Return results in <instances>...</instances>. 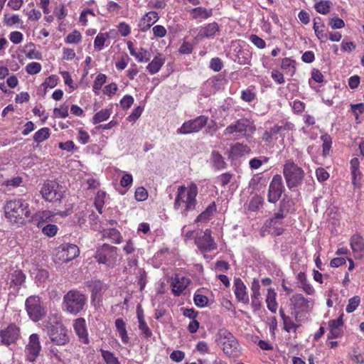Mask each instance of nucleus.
<instances>
[{"label":"nucleus","mask_w":364,"mask_h":364,"mask_svg":"<svg viewBox=\"0 0 364 364\" xmlns=\"http://www.w3.org/2000/svg\"><path fill=\"white\" fill-rule=\"evenodd\" d=\"M4 210L7 220L18 227L25 225L31 216L30 205L23 198H14L6 201Z\"/></svg>","instance_id":"1"},{"label":"nucleus","mask_w":364,"mask_h":364,"mask_svg":"<svg viewBox=\"0 0 364 364\" xmlns=\"http://www.w3.org/2000/svg\"><path fill=\"white\" fill-rule=\"evenodd\" d=\"M198 193V186L193 182L189 183L187 186H178L173 203L174 209L181 210V214L186 216L189 212L196 209Z\"/></svg>","instance_id":"2"},{"label":"nucleus","mask_w":364,"mask_h":364,"mask_svg":"<svg viewBox=\"0 0 364 364\" xmlns=\"http://www.w3.org/2000/svg\"><path fill=\"white\" fill-rule=\"evenodd\" d=\"M47 334L52 343L57 346H65L70 341L68 330L62 322L61 316L51 314L45 323Z\"/></svg>","instance_id":"3"},{"label":"nucleus","mask_w":364,"mask_h":364,"mask_svg":"<svg viewBox=\"0 0 364 364\" xmlns=\"http://www.w3.org/2000/svg\"><path fill=\"white\" fill-rule=\"evenodd\" d=\"M314 305V299L306 298L302 294H294L289 298V309L296 322H305Z\"/></svg>","instance_id":"4"},{"label":"nucleus","mask_w":364,"mask_h":364,"mask_svg":"<svg viewBox=\"0 0 364 364\" xmlns=\"http://www.w3.org/2000/svg\"><path fill=\"white\" fill-rule=\"evenodd\" d=\"M215 342L230 358H238L241 355V348L237 340L230 331L225 328L218 331Z\"/></svg>","instance_id":"5"},{"label":"nucleus","mask_w":364,"mask_h":364,"mask_svg":"<svg viewBox=\"0 0 364 364\" xmlns=\"http://www.w3.org/2000/svg\"><path fill=\"white\" fill-rule=\"evenodd\" d=\"M87 298L85 294L77 289L68 291L63 298L64 310L73 315H77L85 309Z\"/></svg>","instance_id":"6"},{"label":"nucleus","mask_w":364,"mask_h":364,"mask_svg":"<svg viewBox=\"0 0 364 364\" xmlns=\"http://www.w3.org/2000/svg\"><path fill=\"white\" fill-rule=\"evenodd\" d=\"M283 175L287 187L291 189L302 183L305 173L293 160L289 159L283 166Z\"/></svg>","instance_id":"7"},{"label":"nucleus","mask_w":364,"mask_h":364,"mask_svg":"<svg viewBox=\"0 0 364 364\" xmlns=\"http://www.w3.org/2000/svg\"><path fill=\"white\" fill-rule=\"evenodd\" d=\"M94 258L100 264H105L112 269L117 265L118 248L115 246L105 243L97 248Z\"/></svg>","instance_id":"8"},{"label":"nucleus","mask_w":364,"mask_h":364,"mask_svg":"<svg viewBox=\"0 0 364 364\" xmlns=\"http://www.w3.org/2000/svg\"><path fill=\"white\" fill-rule=\"evenodd\" d=\"M26 310L29 318L34 322L41 321L46 315V310L38 296H30L26 300Z\"/></svg>","instance_id":"9"},{"label":"nucleus","mask_w":364,"mask_h":364,"mask_svg":"<svg viewBox=\"0 0 364 364\" xmlns=\"http://www.w3.org/2000/svg\"><path fill=\"white\" fill-rule=\"evenodd\" d=\"M60 187V185L55 181H46L40 191L42 198L48 202L60 200L63 197V193L59 190Z\"/></svg>","instance_id":"10"},{"label":"nucleus","mask_w":364,"mask_h":364,"mask_svg":"<svg viewBox=\"0 0 364 364\" xmlns=\"http://www.w3.org/2000/svg\"><path fill=\"white\" fill-rule=\"evenodd\" d=\"M195 245L201 253H207L217 250L218 245L212 237V230L206 229L200 234L197 233L195 238Z\"/></svg>","instance_id":"11"},{"label":"nucleus","mask_w":364,"mask_h":364,"mask_svg":"<svg viewBox=\"0 0 364 364\" xmlns=\"http://www.w3.org/2000/svg\"><path fill=\"white\" fill-rule=\"evenodd\" d=\"M208 117L200 115L194 119H189L183 123L176 131L178 134H189L199 132L207 124Z\"/></svg>","instance_id":"12"},{"label":"nucleus","mask_w":364,"mask_h":364,"mask_svg":"<svg viewBox=\"0 0 364 364\" xmlns=\"http://www.w3.org/2000/svg\"><path fill=\"white\" fill-rule=\"evenodd\" d=\"M20 337L21 328L15 323H11L6 327L0 330V343L1 345L9 346L16 344Z\"/></svg>","instance_id":"13"},{"label":"nucleus","mask_w":364,"mask_h":364,"mask_svg":"<svg viewBox=\"0 0 364 364\" xmlns=\"http://www.w3.org/2000/svg\"><path fill=\"white\" fill-rule=\"evenodd\" d=\"M282 176L276 174L273 176L268 189L267 200L271 203H276L284 191Z\"/></svg>","instance_id":"14"},{"label":"nucleus","mask_w":364,"mask_h":364,"mask_svg":"<svg viewBox=\"0 0 364 364\" xmlns=\"http://www.w3.org/2000/svg\"><path fill=\"white\" fill-rule=\"evenodd\" d=\"M41 351L40 337L37 333H32L28 338V344L25 347L26 359L29 362H35Z\"/></svg>","instance_id":"15"},{"label":"nucleus","mask_w":364,"mask_h":364,"mask_svg":"<svg viewBox=\"0 0 364 364\" xmlns=\"http://www.w3.org/2000/svg\"><path fill=\"white\" fill-rule=\"evenodd\" d=\"M191 282V281L188 277L181 274H175L171 277V287L172 293L174 296H179L184 292Z\"/></svg>","instance_id":"16"},{"label":"nucleus","mask_w":364,"mask_h":364,"mask_svg":"<svg viewBox=\"0 0 364 364\" xmlns=\"http://www.w3.org/2000/svg\"><path fill=\"white\" fill-rule=\"evenodd\" d=\"M249 121L247 119H240L236 120L233 124L228 126L224 132V135L234 134L237 136H245L247 134Z\"/></svg>","instance_id":"17"},{"label":"nucleus","mask_w":364,"mask_h":364,"mask_svg":"<svg viewBox=\"0 0 364 364\" xmlns=\"http://www.w3.org/2000/svg\"><path fill=\"white\" fill-rule=\"evenodd\" d=\"M234 294L237 300L245 305L250 303V298L247 291V287L240 278L234 279Z\"/></svg>","instance_id":"18"},{"label":"nucleus","mask_w":364,"mask_h":364,"mask_svg":"<svg viewBox=\"0 0 364 364\" xmlns=\"http://www.w3.org/2000/svg\"><path fill=\"white\" fill-rule=\"evenodd\" d=\"M350 246L355 259L364 257V238L360 234H354L350 238Z\"/></svg>","instance_id":"19"},{"label":"nucleus","mask_w":364,"mask_h":364,"mask_svg":"<svg viewBox=\"0 0 364 364\" xmlns=\"http://www.w3.org/2000/svg\"><path fill=\"white\" fill-rule=\"evenodd\" d=\"M159 19L157 12L150 11L146 12L139 21V28L141 32H146Z\"/></svg>","instance_id":"20"},{"label":"nucleus","mask_w":364,"mask_h":364,"mask_svg":"<svg viewBox=\"0 0 364 364\" xmlns=\"http://www.w3.org/2000/svg\"><path fill=\"white\" fill-rule=\"evenodd\" d=\"M73 328L80 341L85 344H88V332L85 319L84 318L75 319L73 321Z\"/></svg>","instance_id":"21"},{"label":"nucleus","mask_w":364,"mask_h":364,"mask_svg":"<svg viewBox=\"0 0 364 364\" xmlns=\"http://www.w3.org/2000/svg\"><path fill=\"white\" fill-rule=\"evenodd\" d=\"M136 317L141 336L146 339H149L153 336V333L145 321L144 310L141 305H138L136 307Z\"/></svg>","instance_id":"22"},{"label":"nucleus","mask_w":364,"mask_h":364,"mask_svg":"<svg viewBox=\"0 0 364 364\" xmlns=\"http://www.w3.org/2000/svg\"><path fill=\"white\" fill-rule=\"evenodd\" d=\"M127 48L131 55L134 56L139 63H147L151 58L150 53L143 48H140L138 51L134 47V43L131 41L127 42Z\"/></svg>","instance_id":"23"},{"label":"nucleus","mask_w":364,"mask_h":364,"mask_svg":"<svg viewBox=\"0 0 364 364\" xmlns=\"http://www.w3.org/2000/svg\"><path fill=\"white\" fill-rule=\"evenodd\" d=\"M313 23V29L317 38L321 43L326 42L328 41V33L322 18L321 17H316L314 18Z\"/></svg>","instance_id":"24"},{"label":"nucleus","mask_w":364,"mask_h":364,"mask_svg":"<svg viewBox=\"0 0 364 364\" xmlns=\"http://www.w3.org/2000/svg\"><path fill=\"white\" fill-rule=\"evenodd\" d=\"M235 55L234 61L240 65H250L252 53L249 48L238 47L235 49Z\"/></svg>","instance_id":"25"},{"label":"nucleus","mask_w":364,"mask_h":364,"mask_svg":"<svg viewBox=\"0 0 364 364\" xmlns=\"http://www.w3.org/2000/svg\"><path fill=\"white\" fill-rule=\"evenodd\" d=\"M54 213L48 210H39L33 215L31 216V221L38 228L41 227L43 223L53 221Z\"/></svg>","instance_id":"26"},{"label":"nucleus","mask_w":364,"mask_h":364,"mask_svg":"<svg viewBox=\"0 0 364 364\" xmlns=\"http://www.w3.org/2000/svg\"><path fill=\"white\" fill-rule=\"evenodd\" d=\"M80 255L79 247L74 244H65L62 247V257L65 262L71 261Z\"/></svg>","instance_id":"27"},{"label":"nucleus","mask_w":364,"mask_h":364,"mask_svg":"<svg viewBox=\"0 0 364 364\" xmlns=\"http://www.w3.org/2000/svg\"><path fill=\"white\" fill-rule=\"evenodd\" d=\"M297 63L291 58H284L280 61V68L287 75L292 77L296 71Z\"/></svg>","instance_id":"28"},{"label":"nucleus","mask_w":364,"mask_h":364,"mask_svg":"<svg viewBox=\"0 0 364 364\" xmlns=\"http://www.w3.org/2000/svg\"><path fill=\"white\" fill-rule=\"evenodd\" d=\"M277 294L273 288L267 289L265 302L267 308L272 314H276L277 311L279 304L277 301Z\"/></svg>","instance_id":"29"},{"label":"nucleus","mask_w":364,"mask_h":364,"mask_svg":"<svg viewBox=\"0 0 364 364\" xmlns=\"http://www.w3.org/2000/svg\"><path fill=\"white\" fill-rule=\"evenodd\" d=\"M165 63V58L162 54L158 53L152 60L147 65L146 70L151 74L157 73Z\"/></svg>","instance_id":"30"},{"label":"nucleus","mask_w":364,"mask_h":364,"mask_svg":"<svg viewBox=\"0 0 364 364\" xmlns=\"http://www.w3.org/2000/svg\"><path fill=\"white\" fill-rule=\"evenodd\" d=\"M103 238L109 239L112 243L119 245L123 240L121 232L116 228H106L102 232Z\"/></svg>","instance_id":"31"},{"label":"nucleus","mask_w":364,"mask_h":364,"mask_svg":"<svg viewBox=\"0 0 364 364\" xmlns=\"http://www.w3.org/2000/svg\"><path fill=\"white\" fill-rule=\"evenodd\" d=\"M210 161L213 167L217 170L220 171L227 168V163L224 157L218 151H213L210 156Z\"/></svg>","instance_id":"32"},{"label":"nucleus","mask_w":364,"mask_h":364,"mask_svg":"<svg viewBox=\"0 0 364 364\" xmlns=\"http://www.w3.org/2000/svg\"><path fill=\"white\" fill-rule=\"evenodd\" d=\"M114 324L122 342L124 344L128 343L129 342V337L127 334V325L125 321L121 318H117L114 321Z\"/></svg>","instance_id":"33"},{"label":"nucleus","mask_w":364,"mask_h":364,"mask_svg":"<svg viewBox=\"0 0 364 364\" xmlns=\"http://www.w3.org/2000/svg\"><path fill=\"white\" fill-rule=\"evenodd\" d=\"M190 14L193 19L203 18L207 19L213 15L212 9H206L205 7L198 6L190 10Z\"/></svg>","instance_id":"34"},{"label":"nucleus","mask_w":364,"mask_h":364,"mask_svg":"<svg viewBox=\"0 0 364 364\" xmlns=\"http://www.w3.org/2000/svg\"><path fill=\"white\" fill-rule=\"evenodd\" d=\"M218 31L219 26L218 23L213 22L202 28L199 32V35L202 38H213Z\"/></svg>","instance_id":"35"},{"label":"nucleus","mask_w":364,"mask_h":364,"mask_svg":"<svg viewBox=\"0 0 364 364\" xmlns=\"http://www.w3.org/2000/svg\"><path fill=\"white\" fill-rule=\"evenodd\" d=\"M214 211H215V202H213L203 212L197 216L195 223L206 222L209 220Z\"/></svg>","instance_id":"36"},{"label":"nucleus","mask_w":364,"mask_h":364,"mask_svg":"<svg viewBox=\"0 0 364 364\" xmlns=\"http://www.w3.org/2000/svg\"><path fill=\"white\" fill-rule=\"evenodd\" d=\"M250 152V147L243 144L237 143L230 148V153L233 156L239 157Z\"/></svg>","instance_id":"37"},{"label":"nucleus","mask_w":364,"mask_h":364,"mask_svg":"<svg viewBox=\"0 0 364 364\" xmlns=\"http://www.w3.org/2000/svg\"><path fill=\"white\" fill-rule=\"evenodd\" d=\"M110 38L109 33H100L94 40V48L96 50H102L106 41Z\"/></svg>","instance_id":"38"},{"label":"nucleus","mask_w":364,"mask_h":364,"mask_svg":"<svg viewBox=\"0 0 364 364\" xmlns=\"http://www.w3.org/2000/svg\"><path fill=\"white\" fill-rule=\"evenodd\" d=\"M92 292V299H95L101 296L102 291L104 289V284L100 280L92 281L88 285Z\"/></svg>","instance_id":"39"},{"label":"nucleus","mask_w":364,"mask_h":364,"mask_svg":"<svg viewBox=\"0 0 364 364\" xmlns=\"http://www.w3.org/2000/svg\"><path fill=\"white\" fill-rule=\"evenodd\" d=\"M284 329L288 333L294 332L296 333L297 329L301 326L302 322H296L294 321L289 316L287 317L283 321Z\"/></svg>","instance_id":"40"},{"label":"nucleus","mask_w":364,"mask_h":364,"mask_svg":"<svg viewBox=\"0 0 364 364\" xmlns=\"http://www.w3.org/2000/svg\"><path fill=\"white\" fill-rule=\"evenodd\" d=\"M100 351L106 364H121L118 358L115 356L114 353L104 349H100Z\"/></svg>","instance_id":"41"},{"label":"nucleus","mask_w":364,"mask_h":364,"mask_svg":"<svg viewBox=\"0 0 364 364\" xmlns=\"http://www.w3.org/2000/svg\"><path fill=\"white\" fill-rule=\"evenodd\" d=\"M50 135V130L48 127H43L38 130L33 135V140L36 143H41L48 139Z\"/></svg>","instance_id":"42"},{"label":"nucleus","mask_w":364,"mask_h":364,"mask_svg":"<svg viewBox=\"0 0 364 364\" xmlns=\"http://www.w3.org/2000/svg\"><path fill=\"white\" fill-rule=\"evenodd\" d=\"M106 198V193L102 191H99L95 197L94 204L100 214L102 213V209L105 205V200Z\"/></svg>","instance_id":"43"},{"label":"nucleus","mask_w":364,"mask_h":364,"mask_svg":"<svg viewBox=\"0 0 364 364\" xmlns=\"http://www.w3.org/2000/svg\"><path fill=\"white\" fill-rule=\"evenodd\" d=\"M294 129V124L289 122H283L281 123V124H275L273 127V132L277 133V134H280L282 136L283 132L292 131Z\"/></svg>","instance_id":"44"},{"label":"nucleus","mask_w":364,"mask_h":364,"mask_svg":"<svg viewBox=\"0 0 364 364\" xmlns=\"http://www.w3.org/2000/svg\"><path fill=\"white\" fill-rule=\"evenodd\" d=\"M111 114V110L108 109H101L97 112L92 117V123L97 124L102 122H104L109 118Z\"/></svg>","instance_id":"45"},{"label":"nucleus","mask_w":364,"mask_h":364,"mask_svg":"<svg viewBox=\"0 0 364 364\" xmlns=\"http://www.w3.org/2000/svg\"><path fill=\"white\" fill-rule=\"evenodd\" d=\"M26 280V275L21 270H15L11 274V282L14 286H21Z\"/></svg>","instance_id":"46"},{"label":"nucleus","mask_w":364,"mask_h":364,"mask_svg":"<svg viewBox=\"0 0 364 364\" xmlns=\"http://www.w3.org/2000/svg\"><path fill=\"white\" fill-rule=\"evenodd\" d=\"M322 141V151L323 156H326L329 154L332 144V139L328 134H325L321 136Z\"/></svg>","instance_id":"47"},{"label":"nucleus","mask_w":364,"mask_h":364,"mask_svg":"<svg viewBox=\"0 0 364 364\" xmlns=\"http://www.w3.org/2000/svg\"><path fill=\"white\" fill-rule=\"evenodd\" d=\"M251 306L254 311H259L262 307V294L260 291H251Z\"/></svg>","instance_id":"48"},{"label":"nucleus","mask_w":364,"mask_h":364,"mask_svg":"<svg viewBox=\"0 0 364 364\" xmlns=\"http://www.w3.org/2000/svg\"><path fill=\"white\" fill-rule=\"evenodd\" d=\"M106 75L100 73L97 75L92 85V90L96 95L99 94L100 90H101L102 85L106 82Z\"/></svg>","instance_id":"49"},{"label":"nucleus","mask_w":364,"mask_h":364,"mask_svg":"<svg viewBox=\"0 0 364 364\" xmlns=\"http://www.w3.org/2000/svg\"><path fill=\"white\" fill-rule=\"evenodd\" d=\"M331 5L330 1H321L315 4L314 9L318 13L326 15L329 13Z\"/></svg>","instance_id":"50"},{"label":"nucleus","mask_w":364,"mask_h":364,"mask_svg":"<svg viewBox=\"0 0 364 364\" xmlns=\"http://www.w3.org/2000/svg\"><path fill=\"white\" fill-rule=\"evenodd\" d=\"M263 203L264 198L259 195H256L250 201L248 208L251 211H257L263 205Z\"/></svg>","instance_id":"51"},{"label":"nucleus","mask_w":364,"mask_h":364,"mask_svg":"<svg viewBox=\"0 0 364 364\" xmlns=\"http://www.w3.org/2000/svg\"><path fill=\"white\" fill-rule=\"evenodd\" d=\"M82 38L80 32L77 30H74L65 37V42L68 44H77L81 42Z\"/></svg>","instance_id":"52"},{"label":"nucleus","mask_w":364,"mask_h":364,"mask_svg":"<svg viewBox=\"0 0 364 364\" xmlns=\"http://www.w3.org/2000/svg\"><path fill=\"white\" fill-rule=\"evenodd\" d=\"M233 174L230 172L223 173L215 179V183H218L221 187H225L232 179Z\"/></svg>","instance_id":"53"},{"label":"nucleus","mask_w":364,"mask_h":364,"mask_svg":"<svg viewBox=\"0 0 364 364\" xmlns=\"http://www.w3.org/2000/svg\"><path fill=\"white\" fill-rule=\"evenodd\" d=\"M197 291L193 296V301L196 306L200 308H203L207 306L208 303V299L206 296L198 294Z\"/></svg>","instance_id":"54"},{"label":"nucleus","mask_w":364,"mask_h":364,"mask_svg":"<svg viewBox=\"0 0 364 364\" xmlns=\"http://www.w3.org/2000/svg\"><path fill=\"white\" fill-rule=\"evenodd\" d=\"M360 299L358 296H355L348 300V304L346 306V311L347 313L353 312L360 305Z\"/></svg>","instance_id":"55"},{"label":"nucleus","mask_w":364,"mask_h":364,"mask_svg":"<svg viewBox=\"0 0 364 364\" xmlns=\"http://www.w3.org/2000/svg\"><path fill=\"white\" fill-rule=\"evenodd\" d=\"M286 213L279 209L278 212L274 213V216L269 218V220L267 221V225L269 228H275L276 225L278 223V220L284 219Z\"/></svg>","instance_id":"56"},{"label":"nucleus","mask_w":364,"mask_h":364,"mask_svg":"<svg viewBox=\"0 0 364 364\" xmlns=\"http://www.w3.org/2000/svg\"><path fill=\"white\" fill-rule=\"evenodd\" d=\"M58 230L56 225L48 224L42 228V232L43 235L48 237H54Z\"/></svg>","instance_id":"57"},{"label":"nucleus","mask_w":364,"mask_h":364,"mask_svg":"<svg viewBox=\"0 0 364 364\" xmlns=\"http://www.w3.org/2000/svg\"><path fill=\"white\" fill-rule=\"evenodd\" d=\"M53 113L55 117L65 119L68 117V105H62L60 107H56L53 109Z\"/></svg>","instance_id":"58"},{"label":"nucleus","mask_w":364,"mask_h":364,"mask_svg":"<svg viewBox=\"0 0 364 364\" xmlns=\"http://www.w3.org/2000/svg\"><path fill=\"white\" fill-rule=\"evenodd\" d=\"M42 66L41 63L32 62L28 63L26 67V71L30 75H36L41 72Z\"/></svg>","instance_id":"59"},{"label":"nucleus","mask_w":364,"mask_h":364,"mask_svg":"<svg viewBox=\"0 0 364 364\" xmlns=\"http://www.w3.org/2000/svg\"><path fill=\"white\" fill-rule=\"evenodd\" d=\"M134 197L137 201H144L148 198V191L142 186L138 187L135 191Z\"/></svg>","instance_id":"60"},{"label":"nucleus","mask_w":364,"mask_h":364,"mask_svg":"<svg viewBox=\"0 0 364 364\" xmlns=\"http://www.w3.org/2000/svg\"><path fill=\"white\" fill-rule=\"evenodd\" d=\"M21 22V19L17 14H13L12 16H9L7 14L4 15V23L7 26H12L15 24L19 23Z\"/></svg>","instance_id":"61"},{"label":"nucleus","mask_w":364,"mask_h":364,"mask_svg":"<svg viewBox=\"0 0 364 364\" xmlns=\"http://www.w3.org/2000/svg\"><path fill=\"white\" fill-rule=\"evenodd\" d=\"M249 39L254 46L259 49H263L266 47V42L255 34H252Z\"/></svg>","instance_id":"62"},{"label":"nucleus","mask_w":364,"mask_h":364,"mask_svg":"<svg viewBox=\"0 0 364 364\" xmlns=\"http://www.w3.org/2000/svg\"><path fill=\"white\" fill-rule=\"evenodd\" d=\"M256 98V94L250 89L242 91L241 99L247 102H251Z\"/></svg>","instance_id":"63"},{"label":"nucleus","mask_w":364,"mask_h":364,"mask_svg":"<svg viewBox=\"0 0 364 364\" xmlns=\"http://www.w3.org/2000/svg\"><path fill=\"white\" fill-rule=\"evenodd\" d=\"M134 98L132 95H126L120 100V105L123 109H127L134 103Z\"/></svg>","instance_id":"64"}]
</instances>
